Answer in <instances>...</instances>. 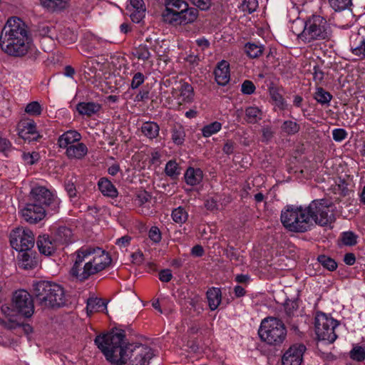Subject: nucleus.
Returning a JSON list of instances; mask_svg holds the SVG:
<instances>
[{
	"mask_svg": "<svg viewBox=\"0 0 365 365\" xmlns=\"http://www.w3.org/2000/svg\"><path fill=\"white\" fill-rule=\"evenodd\" d=\"M352 53L359 57V59L364 58L365 56V39L360 41V45L352 48Z\"/></svg>",
	"mask_w": 365,
	"mask_h": 365,
	"instance_id": "bf43d9fd",
	"label": "nucleus"
},
{
	"mask_svg": "<svg viewBox=\"0 0 365 365\" xmlns=\"http://www.w3.org/2000/svg\"><path fill=\"white\" fill-rule=\"evenodd\" d=\"M46 208L33 202L26 204L21 210V216L25 221L30 224H36L46 216Z\"/></svg>",
	"mask_w": 365,
	"mask_h": 365,
	"instance_id": "2eb2a0df",
	"label": "nucleus"
},
{
	"mask_svg": "<svg viewBox=\"0 0 365 365\" xmlns=\"http://www.w3.org/2000/svg\"><path fill=\"white\" fill-rule=\"evenodd\" d=\"M319 262L329 271H334L337 267V264L334 259L326 255H319L317 258Z\"/></svg>",
	"mask_w": 365,
	"mask_h": 365,
	"instance_id": "c03bdc74",
	"label": "nucleus"
},
{
	"mask_svg": "<svg viewBox=\"0 0 365 365\" xmlns=\"http://www.w3.org/2000/svg\"><path fill=\"white\" fill-rule=\"evenodd\" d=\"M86 256L87 263H89L87 269L89 272L95 274L106 269L111 263V257L109 254L98 247H82Z\"/></svg>",
	"mask_w": 365,
	"mask_h": 365,
	"instance_id": "0eeeda50",
	"label": "nucleus"
},
{
	"mask_svg": "<svg viewBox=\"0 0 365 365\" xmlns=\"http://www.w3.org/2000/svg\"><path fill=\"white\" fill-rule=\"evenodd\" d=\"M245 51L251 58L259 57L264 51V47L255 43H247L245 46Z\"/></svg>",
	"mask_w": 365,
	"mask_h": 365,
	"instance_id": "473e14b6",
	"label": "nucleus"
},
{
	"mask_svg": "<svg viewBox=\"0 0 365 365\" xmlns=\"http://www.w3.org/2000/svg\"><path fill=\"white\" fill-rule=\"evenodd\" d=\"M246 120L249 123H256L262 118V111L257 107H248L245 110Z\"/></svg>",
	"mask_w": 365,
	"mask_h": 365,
	"instance_id": "72a5a7b5",
	"label": "nucleus"
},
{
	"mask_svg": "<svg viewBox=\"0 0 365 365\" xmlns=\"http://www.w3.org/2000/svg\"><path fill=\"white\" fill-rule=\"evenodd\" d=\"M349 356L356 362H361L365 359V349L359 345H354L349 352Z\"/></svg>",
	"mask_w": 365,
	"mask_h": 365,
	"instance_id": "a19ab883",
	"label": "nucleus"
},
{
	"mask_svg": "<svg viewBox=\"0 0 365 365\" xmlns=\"http://www.w3.org/2000/svg\"><path fill=\"white\" fill-rule=\"evenodd\" d=\"M58 42L65 46H70L77 40V35L68 28L61 29L56 37Z\"/></svg>",
	"mask_w": 365,
	"mask_h": 365,
	"instance_id": "bb28decb",
	"label": "nucleus"
},
{
	"mask_svg": "<svg viewBox=\"0 0 365 365\" xmlns=\"http://www.w3.org/2000/svg\"><path fill=\"white\" fill-rule=\"evenodd\" d=\"M329 212V207L324 200H313L308 206L286 205L281 212L280 220L287 230L302 233L310 230L314 224H329L331 216Z\"/></svg>",
	"mask_w": 365,
	"mask_h": 365,
	"instance_id": "f03ea898",
	"label": "nucleus"
},
{
	"mask_svg": "<svg viewBox=\"0 0 365 365\" xmlns=\"http://www.w3.org/2000/svg\"><path fill=\"white\" fill-rule=\"evenodd\" d=\"M269 91L272 99L275 103V105L280 109L284 110L286 107V102L282 96L279 93L278 88L271 86L269 88Z\"/></svg>",
	"mask_w": 365,
	"mask_h": 365,
	"instance_id": "4c0bfd02",
	"label": "nucleus"
},
{
	"mask_svg": "<svg viewBox=\"0 0 365 365\" xmlns=\"http://www.w3.org/2000/svg\"><path fill=\"white\" fill-rule=\"evenodd\" d=\"M25 112L32 115H40L42 112L41 106L37 101L29 103L25 108Z\"/></svg>",
	"mask_w": 365,
	"mask_h": 365,
	"instance_id": "de8ad7c7",
	"label": "nucleus"
},
{
	"mask_svg": "<svg viewBox=\"0 0 365 365\" xmlns=\"http://www.w3.org/2000/svg\"><path fill=\"white\" fill-rule=\"evenodd\" d=\"M171 216L175 222L182 224L187 221L188 213L183 207L180 206L172 211Z\"/></svg>",
	"mask_w": 365,
	"mask_h": 365,
	"instance_id": "e433bc0d",
	"label": "nucleus"
},
{
	"mask_svg": "<svg viewBox=\"0 0 365 365\" xmlns=\"http://www.w3.org/2000/svg\"><path fill=\"white\" fill-rule=\"evenodd\" d=\"M30 198L34 204L48 207L51 211L58 212L60 200L49 190L43 186L34 187L30 192Z\"/></svg>",
	"mask_w": 365,
	"mask_h": 365,
	"instance_id": "9d476101",
	"label": "nucleus"
},
{
	"mask_svg": "<svg viewBox=\"0 0 365 365\" xmlns=\"http://www.w3.org/2000/svg\"><path fill=\"white\" fill-rule=\"evenodd\" d=\"M141 132L150 140L156 138L159 135L160 127L158 123L152 121H147L143 123Z\"/></svg>",
	"mask_w": 365,
	"mask_h": 365,
	"instance_id": "cd10ccee",
	"label": "nucleus"
},
{
	"mask_svg": "<svg viewBox=\"0 0 365 365\" xmlns=\"http://www.w3.org/2000/svg\"><path fill=\"white\" fill-rule=\"evenodd\" d=\"M36 244L39 252L46 256L51 255L57 246L55 239L51 240L49 236L46 235L39 236Z\"/></svg>",
	"mask_w": 365,
	"mask_h": 365,
	"instance_id": "6ab92c4d",
	"label": "nucleus"
},
{
	"mask_svg": "<svg viewBox=\"0 0 365 365\" xmlns=\"http://www.w3.org/2000/svg\"><path fill=\"white\" fill-rule=\"evenodd\" d=\"M202 171L200 168H188L185 173V182L190 185H198L202 180Z\"/></svg>",
	"mask_w": 365,
	"mask_h": 365,
	"instance_id": "a878e982",
	"label": "nucleus"
},
{
	"mask_svg": "<svg viewBox=\"0 0 365 365\" xmlns=\"http://www.w3.org/2000/svg\"><path fill=\"white\" fill-rule=\"evenodd\" d=\"M222 128V124L218 121H215L207 125H205L202 128V135L205 138H208L213 134L220 131Z\"/></svg>",
	"mask_w": 365,
	"mask_h": 365,
	"instance_id": "ea45409f",
	"label": "nucleus"
},
{
	"mask_svg": "<svg viewBox=\"0 0 365 365\" xmlns=\"http://www.w3.org/2000/svg\"><path fill=\"white\" fill-rule=\"evenodd\" d=\"M68 0H40L41 6L48 11H61L66 8Z\"/></svg>",
	"mask_w": 365,
	"mask_h": 365,
	"instance_id": "7c9ffc66",
	"label": "nucleus"
},
{
	"mask_svg": "<svg viewBox=\"0 0 365 365\" xmlns=\"http://www.w3.org/2000/svg\"><path fill=\"white\" fill-rule=\"evenodd\" d=\"M333 139L335 141H341L344 140L347 136V133L344 129L342 128H336L334 129L332 132Z\"/></svg>",
	"mask_w": 365,
	"mask_h": 365,
	"instance_id": "680f3d73",
	"label": "nucleus"
},
{
	"mask_svg": "<svg viewBox=\"0 0 365 365\" xmlns=\"http://www.w3.org/2000/svg\"><path fill=\"white\" fill-rule=\"evenodd\" d=\"M24 160L29 165H33L38 160V153L36 152H33L31 153H24L23 155Z\"/></svg>",
	"mask_w": 365,
	"mask_h": 365,
	"instance_id": "052dcab7",
	"label": "nucleus"
},
{
	"mask_svg": "<svg viewBox=\"0 0 365 365\" xmlns=\"http://www.w3.org/2000/svg\"><path fill=\"white\" fill-rule=\"evenodd\" d=\"M300 130V125L293 120H285L281 125V130L287 135H292L297 133Z\"/></svg>",
	"mask_w": 365,
	"mask_h": 365,
	"instance_id": "f704fd0d",
	"label": "nucleus"
},
{
	"mask_svg": "<svg viewBox=\"0 0 365 365\" xmlns=\"http://www.w3.org/2000/svg\"><path fill=\"white\" fill-rule=\"evenodd\" d=\"M101 108L100 104L93 102H82L79 103L76 106V109L81 115L87 116H91L97 113Z\"/></svg>",
	"mask_w": 365,
	"mask_h": 365,
	"instance_id": "393cba45",
	"label": "nucleus"
},
{
	"mask_svg": "<svg viewBox=\"0 0 365 365\" xmlns=\"http://www.w3.org/2000/svg\"><path fill=\"white\" fill-rule=\"evenodd\" d=\"M98 188L102 194L114 198L118 196V190L113 183L107 178H101L98 183Z\"/></svg>",
	"mask_w": 365,
	"mask_h": 365,
	"instance_id": "b1692460",
	"label": "nucleus"
},
{
	"mask_svg": "<svg viewBox=\"0 0 365 365\" xmlns=\"http://www.w3.org/2000/svg\"><path fill=\"white\" fill-rule=\"evenodd\" d=\"M315 332L319 340L327 341L333 343L337 336L334 332L336 327L335 321L332 318H328L324 313H319L315 317Z\"/></svg>",
	"mask_w": 365,
	"mask_h": 365,
	"instance_id": "1a4fd4ad",
	"label": "nucleus"
},
{
	"mask_svg": "<svg viewBox=\"0 0 365 365\" xmlns=\"http://www.w3.org/2000/svg\"><path fill=\"white\" fill-rule=\"evenodd\" d=\"M18 129L19 135L29 142L37 141L41 138L37 133L36 125L33 120L21 121Z\"/></svg>",
	"mask_w": 365,
	"mask_h": 365,
	"instance_id": "dca6fc26",
	"label": "nucleus"
},
{
	"mask_svg": "<svg viewBox=\"0 0 365 365\" xmlns=\"http://www.w3.org/2000/svg\"><path fill=\"white\" fill-rule=\"evenodd\" d=\"M165 173L170 178H175L177 177L180 175V170L178 163L173 160L168 161L165 165Z\"/></svg>",
	"mask_w": 365,
	"mask_h": 365,
	"instance_id": "49530a36",
	"label": "nucleus"
},
{
	"mask_svg": "<svg viewBox=\"0 0 365 365\" xmlns=\"http://www.w3.org/2000/svg\"><path fill=\"white\" fill-rule=\"evenodd\" d=\"M262 141L269 142L274 136V132L270 126H264L262 128Z\"/></svg>",
	"mask_w": 365,
	"mask_h": 365,
	"instance_id": "13d9d810",
	"label": "nucleus"
},
{
	"mask_svg": "<svg viewBox=\"0 0 365 365\" xmlns=\"http://www.w3.org/2000/svg\"><path fill=\"white\" fill-rule=\"evenodd\" d=\"M21 252L22 254L19 256V267L24 269H31L36 267L37 261L33 252L31 251H24Z\"/></svg>",
	"mask_w": 365,
	"mask_h": 365,
	"instance_id": "aec40b11",
	"label": "nucleus"
},
{
	"mask_svg": "<svg viewBox=\"0 0 365 365\" xmlns=\"http://www.w3.org/2000/svg\"><path fill=\"white\" fill-rule=\"evenodd\" d=\"M81 139V135L78 132L70 130L58 137V145L61 148L68 149L70 145L79 142Z\"/></svg>",
	"mask_w": 365,
	"mask_h": 365,
	"instance_id": "a211bd4d",
	"label": "nucleus"
},
{
	"mask_svg": "<svg viewBox=\"0 0 365 365\" xmlns=\"http://www.w3.org/2000/svg\"><path fill=\"white\" fill-rule=\"evenodd\" d=\"M330 6L335 11H341L351 6V0H328Z\"/></svg>",
	"mask_w": 365,
	"mask_h": 365,
	"instance_id": "79ce46f5",
	"label": "nucleus"
},
{
	"mask_svg": "<svg viewBox=\"0 0 365 365\" xmlns=\"http://www.w3.org/2000/svg\"><path fill=\"white\" fill-rule=\"evenodd\" d=\"M235 147V143L232 140H227L223 145L222 151L227 155L233 153Z\"/></svg>",
	"mask_w": 365,
	"mask_h": 365,
	"instance_id": "774afa93",
	"label": "nucleus"
},
{
	"mask_svg": "<svg viewBox=\"0 0 365 365\" xmlns=\"http://www.w3.org/2000/svg\"><path fill=\"white\" fill-rule=\"evenodd\" d=\"M257 0H244L241 8L243 11H247L249 14H252L257 9Z\"/></svg>",
	"mask_w": 365,
	"mask_h": 365,
	"instance_id": "8fccbe9b",
	"label": "nucleus"
},
{
	"mask_svg": "<svg viewBox=\"0 0 365 365\" xmlns=\"http://www.w3.org/2000/svg\"><path fill=\"white\" fill-rule=\"evenodd\" d=\"M303 29L297 34V40L304 44L313 45L322 41H329L332 29L327 20L320 15H312L304 21Z\"/></svg>",
	"mask_w": 365,
	"mask_h": 365,
	"instance_id": "20e7f679",
	"label": "nucleus"
},
{
	"mask_svg": "<svg viewBox=\"0 0 365 365\" xmlns=\"http://www.w3.org/2000/svg\"><path fill=\"white\" fill-rule=\"evenodd\" d=\"M88 153L86 145L83 143H76V144L70 145L66 149V154L68 158H83Z\"/></svg>",
	"mask_w": 365,
	"mask_h": 365,
	"instance_id": "412c9836",
	"label": "nucleus"
},
{
	"mask_svg": "<svg viewBox=\"0 0 365 365\" xmlns=\"http://www.w3.org/2000/svg\"><path fill=\"white\" fill-rule=\"evenodd\" d=\"M73 233L70 228L61 226L59 227L54 235L55 242L57 244H68L72 242Z\"/></svg>",
	"mask_w": 365,
	"mask_h": 365,
	"instance_id": "5701e85b",
	"label": "nucleus"
},
{
	"mask_svg": "<svg viewBox=\"0 0 365 365\" xmlns=\"http://www.w3.org/2000/svg\"><path fill=\"white\" fill-rule=\"evenodd\" d=\"M262 341L269 345H280L285 340L287 329L282 320L275 317L264 319L258 330Z\"/></svg>",
	"mask_w": 365,
	"mask_h": 365,
	"instance_id": "423d86ee",
	"label": "nucleus"
},
{
	"mask_svg": "<svg viewBox=\"0 0 365 365\" xmlns=\"http://www.w3.org/2000/svg\"><path fill=\"white\" fill-rule=\"evenodd\" d=\"M190 2L202 11L208 10L211 5V0H190Z\"/></svg>",
	"mask_w": 365,
	"mask_h": 365,
	"instance_id": "4d7b16f0",
	"label": "nucleus"
},
{
	"mask_svg": "<svg viewBox=\"0 0 365 365\" xmlns=\"http://www.w3.org/2000/svg\"><path fill=\"white\" fill-rule=\"evenodd\" d=\"M65 189L71 198L77 196V190L75 182L72 180H68L65 182Z\"/></svg>",
	"mask_w": 365,
	"mask_h": 365,
	"instance_id": "5fc2aeb1",
	"label": "nucleus"
},
{
	"mask_svg": "<svg viewBox=\"0 0 365 365\" xmlns=\"http://www.w3.org/2000/svg\"><path fill=\"white\" fill-rule=\"evenodd\" d=\"M226 255L227 257L231 260V261H235V262H240V255L237 252L235 249L233 247H229L227 248L226 251Z\"/></svg>",
	"mask_w": 365,
	"mask_h": 365,
	"instance_id": "0e129e2a",
	"label": "nucleus"
},
{
	"mask_svg": "<svg viewBox=\"0 0 365 365\" xmlns=\"http://www.w3.org/2000/svg\"><path fill=\"white\" fill-rule=\"evenodd\" d=\"M312 76L315 83L319 85L324 80V73L319 66H314L313 67Z\"/></svg>",
	"mask_w": 365,
	"mask_h": 365,
	"instance_id": "3c124183",
	"label": "nucleus"
},
{
	"mask_svg": "<svg viewBox=\"0 0 365 365\" xmlns=\"http://www.w3.org/2000/svg\"><path fill=\"white\" fill-rule=\"evenodd\" d=\"M12 304L15 311L22 316L31 317L34 312V300L26 290H19L14 293Z\"/></svg>",
	"mask_w": 365,
	"mask_h": 365,
	"instance_id": "9b49d317",
	"label": "nucleus"
},
{
	"mask_svg": "<svg viewBox=\"0 0 365 365\" xmlns=\"http://www.w3.org/2000/svg\"><path fill=\"white\" fill-rule=\"evenodd\" d=\"M149 238L155 243H158L161 240V232L158 227H152L148 232Z\"/></svg>",
	"mask_w": 365,
	"mask_h": 365,
	"instance_id": "6e6d98bb",
	"label": "nucleus"
},
{
	"mask_svg": "<svg viewBox=\"0 0 365 365\" xmlns=\"http://www.w3.org/2000/svg\"><path fill=\"white\" fill-rule=\"evenodd\" d=\"M9 240L11 247L19 252L31 251L35 242L33 232L23 227L14 229L10 233Z\"/></svg>",
	"mask_w": 365,
	"mask_h": 365,
	"instance_id": "6e6552de",
	"label": "nucleus"
},
{
	"mask_svg": "<svg viewBox=\"0 0 365 365\" xmlns=\"http://www.w3.org/2000/svg\"><path fill=\"white\" fill-rule=\"evenodd\" d=\"M28 31L26 25L16 16L9 18L0 34V46L6 53L22 56L28 51Z\"/></svg>",
	"mask_w": 365,
	"mask_h": 365,
	"instance_id": "7ed1b4c3",
	"label": "nucleus"
},
{
	"mask_svg": "<svg viewBox=\"0 0 365 365\" xmlns=\"http://www.w3.org/2000/svg\"><path fill=\"white\" fill-rule=\"evenodd\" d=\"M314 98L322 105H329L332 98V96L323 88L319 87L317 88Z\"/></svg>",
	"mask_w": 365,
	"mask_h": 365,
	"instance_id": "c9c22d12",
	"label": "nucleus"
},
{
	"mask_svg": "<svg viewBox=\"0 0 365 365\" xmlns=\"http://www.w3.org/2000/svg\"><path fill=\"white\" fill-rule=\"evenodd\" d=\"M76 259L73 266L71 269L70 274L76 277L77 279L83 282L89 278L90 276L96 274L95 272H89L87 267L89 266V263L84 260L86 259V256L83 251L82 247L78 250L76 252Z\"/></svg>",
	"mask_w": 365,
	"mask_h": 365,
	"instance_id": "ddd939ff",
	"label": "nucleus"
},
{
	"mask_svg": "<svg viewBox=\"0 0 365 365\" xmlns=\"http://www.w3.org/2000/svg\"><path fill=\"white\" fill-rule=\"evenodd\" d=\"M150 199V195L145 191H143L137 195L136 200L139 205H143L145 202H148Z\"/></svg>",
	"mask_w": 365,
	"mask_h": 365,
	"instance_id": "338daca9",
	"label": "nucleus"
},
{
	"mask_svg": "<svg viewBox=\"0 0 365 365\" xmlns=\"http://www.w3.org/2000/svg\"><path fill=\"white\" fill-rule=\"evenodd\" d=\"M215 81L220 86L227 85L230 79V64L222 60L219 62L214 71Z\"/></svg>",
	"mask_w": 365,
	"mask_h": 365,
	"instance_id": "f3484780",
	"label": "nucleus"
},
{
	"mask_svg": "<svg viewBox=\"0 0 365 365\" xmlns=\"http://www.w3.org/2000/svg\"><path fill=\"white\" fill-rule=\"evenodd\" d=\"M357 237L353 232H344L341 235L340 240L346 246H353L356 244Z\"/></svg>",
	"mask_w": 365,
	"mask_h": 365,
	"instance_id": "37998d69",
	"label": "nucleus"
},
{
	"mask_svg": "<svg viewBox=\"0 0 365 365\" xmlns=\"http://www.w3.org/2000/svg\"><path fill=\"white\" fill-rule=\"evenodd\" d=\"M173 142L178 145H182L185 141V133L183 127L180 124L175 125L171 130Z\"/></svg>",
	"mask_w": 365,
	"mask_h": 365,
	"instance_id": "2f4dec72",
	"label": "nucleus"
},
{
	"mask_svg": "<svg viewBox=\"0 0 365 365\" xmlns=\"http://www.w3.org/2000/svg\"><path fill=\"white\" fill-rule=\"evenodd\" d=\"M171 95L177 101V104L179 106L190 104L195 99L193 87L191 84L182 80L180 81L175 87L172 88Z\"/></svg>",
	"mask_w": 365,
	"mask_h": 365,
	"instance_id": "f8f14e48",
	"label": "nucleus"
},
{
	"mask_svg": "<svg viewBox=\"0 0 365 365\" xmlns=\"http://www.w3.org/2000/svg\"><path fill=\"white\" fill-rule=\"evenodd\" d=\"M256 87L252 81L246 80L245 81L241 87V91L244 94L250 95L255 93Z\"/></svg>",
	"mask_w": 365,
	"mask_h": 365,
	"instance_id": "864d4df0",
	"label": "nucleus"
},
{
	"mask_svg": "<svg viewBox=\"0 0 365 365\" xmlns=\"http://www.w3.org/2000/svg\"><path fill=\"white\" fill-rule=\"evenodd\" d=\"M173 278L172 272L169 269H162L159 272V279L161 282H168Z\"/></svg>",
	"mask_w": 365,
	"mask_h": 365,
	"instance_id": "69168bd1",
	"label": "nucleus"
},
{
	"mask_svg": "<svg viewBox=\"0 0 365 365\" xmlns=\"http://www.w3.org/2000/svg\"><path fill=\"white\" fill-rule=\"evenodd\" d=\"M125 331H112L96 336L94 343L106 359L115 365H123L129 361V365H148L154 356L152 349L141 344L123 346Z\"/></svg>",
	"mask_w": 365,
	"mask_h": 365,
	"instance_id": "f257e3e1",
	"label": "nucleus"
},
{
	"mask_svg": "<svg viewBox=\"0 0 365 365\" xmlns=\"http://www.w3.org/2000/svg\"><path fill=\"white\" fill-rule=\"evenodd\" d=\"M165 6L172 7L178 13L187 9V3L183 0H165Z\"/></svg>",
	"mask_w": 365,
	"mask_h": 365,
	"instance_id": "a18cd8bd",
	"label": "nucleus"
},
{
	"mask_svg": "<svg viewBox=\"0 0 365 365\" xmlns=\"http://www.w3.org/2000/svg\"><path fill=\"white\" fill-rule=\"evenodd\" d=\"M307 348L303 344L292 345L284 354L282 365H301Z\"/></svg>",
	"mask_w": 365,
	"mask_h": 365,
	"instance_id": "4468645a",
	"label": "nucleus"
},
{
	"mask_svg": "<svg viewBox=\"0 0 365 365\" xmlns=\"http://www.w3.org/2000/svg\"><path fill=\"white\" fill-rule=\"evenodd\" d=\"M32 293L36 304L42 309L58 308L66 302L63 287L48 281L34 283Z\"/></svg>",
	"mask_w": 365,
	"mask_h": 365,
	"instance_id": "39448f33",
	"label": "nucleus"
},
{
	"mask_svg": "<svg viewBox=\"0 0 365 365\" xmlns=\"http://www.w3.org/2000/svg\"><path fill=\"white\" fill-rule=\"evenodd\" d=\"M145 81V76L140 73L138 72L135 73L131 81L130 87L132 89L138 88L140 85L143 83Z\"/></svg>",
	"mask_w": 365,
	"mask_h": 365,
	"instance_id": "603ef678",
	"label": "nucleus"
},
{
	"mask_svg": "<svg viewBox=\"0 0 365 365\" xmlns=\"http://www.w3.org/2000/svg\"><path fill=\"white\" fill-rule=\"evenodd\" d=\"M208 305L211 310H215L222 300V292L220 288L211 287L206 292Z\"/></svg>",
	"mask_w": 365,
	"mask_h": 365,
	"instance_id": "4be33fe9",
	"label": "nucleus"
},
{
	"mask_svg": "<svg viewBox=\"0 0 365 365\" xmlns=\"http://www.w3.org/2000/svg\"><path fill=\"white\" fill-rule=\"evenodd\" d=\"M162 19L164 22L170 24H180V15L173 8L167 6L163 11Z\"/></svg>",
	"mask_w": 365,
	"mask_h": 365,
	"instance_id": "c85d7f7f",
	"label": "nucleus"
},
{
	"mask_svg": "<svg viewBox=\"0 0 365 365\" xmlns=\"http://www.w3.org/2000/svg\"><path fill=\"white\" fill-rule=\"evenodd\" d=\"M180 24L185 25L193 23L198 16V10L194 7L187 6V9L180 13Z\"/></svg>",
	"mask_w": 365,
	"mask_h": 365,
	"instance_id": "c756f323",
	"label": "nucleus"
},
{
	"mask_svg": "<svg viewBox=\"0 0 365 365\" xmlns=\"http://www.w3.org/2000/svg\"><path fill=\"white\" fill-rule=\"evenodd\" d=\"M133 55L138 58L139 60L145 61L150 57V53L148 47L146 45L140 44L138 47H135L133 49Z\"/></svg>",
	"mask_w": 365,
	"mask_h": 365,
	"instance_id": "58836bf2",
	"label": "nucleus"
},
{
	"mask_svg": "<svg viewBox=\"0 0 365 365\" xmlns=\"http://www.w3.org/2000/svg\"><path fill=\"white\" fill-rule=\"evenodd\" d=\"M102 302L100 299L89 298L87 300L86 311L88 314L98 311V309L101 306Z\"/></svg>",
	"mask_w": 365,
	"mask_h": 365,
	"instance_id": "09e8293b",
	"label": "nucleus"
},
{
	"mask_svg": "<svg viewBox=\"0 0 365 365\" xmlns=\"http://www.w3.org/2000/svg\"><path fill=\"white\" fill-rule=\"evenodd\" d=\"M205 207L210 211L218 210V200L214 197L207 198L205 202Z\"/></svg>",
	"mask_w": 365,
	"mask_h": 365,
	"instance_id": "e2e57ef3",
	"label": "nucleus"
}]
</instances>
